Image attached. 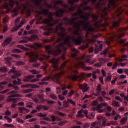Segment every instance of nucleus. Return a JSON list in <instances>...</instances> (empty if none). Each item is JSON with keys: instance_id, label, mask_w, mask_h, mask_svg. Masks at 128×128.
<instances>
[{"instance_id": "9d476101", "label": "nucleus", "mask_w": 128, "mask_h": 128, "mask_svg": "<svg viewBox=\"0 0 128 128\" xmlns=\"http://www.w3.org/2000/svg\"><path fill=\"white\" fill-rule=\"evenodd\" d=\"M78 64L80 66H81V68H83V70H90L92 68H90V67L86 66V64H84V63L82 62H80L78 63Z\"/></svg>"}, {"instance_id": "c756f323", "label": "nucleus", "mask_w": 128, "mask_h": 128, "mask_svg": "<svg viewBox=\"0 0 128 128\" xmlns=\"http://www.w3.org/2000/svg\"><path fill=\"white\" fill-rule=\"evenodd\" d=\"M38 96L39 98H40V102H44V94H40V95H38Z\"/></svg>"}, {"instance_id": "a211bd4d", "label": "nucleus", "mask_w": 128, "mask_h": 128, "mask_svg": "<svg viewBox=\"0 0 128 128\" xmlns=\"http://www.w3.org/2000/svg\"><path fill=\"white\" fill-rule=\"evenodd\" d=\"M100 50H102V44H100L98 49V48H96L94 54H98V52H100Z\"/></svg>"}, {"instance_id": "aec40b11", "label": "nucleus", "mask_w": 128, "mask_h": 128, "mask_svg": "<svg viewBox=\"0 0 128 128\" xmlns=\"http://www.w3.org/2000/svg\"><path fill=\"white\" fill-rule=\"evenodd\" d=\"M104 106H108V103H100L99 104L98 106H96V108H102Z\"/></svg>"}, {"instance_id": "a878e982", "label": "nucleus", "mask_w": 128, "mask_h": 128, "mask_svg": "<svg viewBox=\"0 0 128 128\" xmlns=\"http://www.w3.org/2000/svg\"><path fill=\"white\" fill-rule=\"evenodd\" d=\"M10 60H12V58L7 57L5 58V60L7 62H6V64H7V66H12V63H10V62H9Z\"/></svg>"}, {"instance_id": "a19ab883", "label": "nucleus", "mask_w": 128, "mask_h": 128, "mask_svg": "<svg viewBox=\"0 0 128 128\" xmlns=\"http://www.w3.org/2000/svg\"><path fill=\"white\" fill-rule=\"evenodd\" d=\"M31 88H38L40 86L36 84H31Z\"/></svg>"}, {"instance_id": "5701e85b", "label": "nucleus", "mask_w": 128, "mask_h": 128, "mask_svg": "<svg viewBox=\"0 0 128 128\" xmlns=\"http://www.w3.org/2000/svg\"><path fill=\"white\" fill-rule=\"evenodd\" d=\"M43 14H46H46H48L49 18H50V16H52V13L48 12V10H43Z\"/></svg>"}, {"instance_id": "cd10ccee", "label": "nucleus", "mask_w": 128, "mask_h": 128, "mask_svg": "<svg viewBox=\"0 0 128 128\" xmlns=\"http://www.w3.org/2000/svg\"><path fill=\"white\" fill-rule=\"evenodd\" d=\"M106 80V82H110L112 80V75L110 74V73L108 74V75Z\"/></svg>"}, {"instance_id": "7ed1b4c3", "label": "nucleus", "mask_w": 128, "mask_h": 128, "mask_svg": "<svg viewBox=\"0 0 128 128\" xmlns=\"http://www.w3.org/2000/svg\"><path fill=\"white\" fill-rule=\"evenodd\" d=\"M29 55L30 56H32L29 60L30 62H36V58H38L39 56H42V58H39L40 60H44L46 58H50V56H46L45 55L40 54L36 52H32L30 53Z\"/></svg>"}, {"instance_id": "f257e3e1", "label": "nucleus", "mask_w": 128, "mask_h": 128, "mask_svg": "<svg viewBox=\"0 0 128 128\" xmlns=\"http://www.w3.org/2000/svg\"><path fill=\"white\" fill-rule=\"evenodd\" d=\"M75 16H80L84 20L81 22H78L74 24V26L76 28V30L74 32V34H79L80 32H78V29L82 26H83L84 28L86 30H88V32H92V30H94V29L90 26L89 22L86 20L88 18V15L84 13V12L82 10H78L77 12L75 14Z\"/></svg>"}, {"instance_id": "ea45409f", "label": "nucleus", "mask_w": 128, "mask_h": 128, "mask_svg": "<svg viewBox=\"0 0 128 128\" xmlns=\"http://www.w3.org/2000/svg\"><path fill=\"white\" fill-rule=\"evenodd\" d=\"M120 115L119 114H117L114 117V118L115 120H118V118H121Z\"/></svg>"}, {"instance_id": "b1692460", "label": "nucleus", "mask_w": 128, "mask_h": 128, "mask_svg": "<svg viewBox=\"0 0 128 128\" xmlns=\"http://www.w3.org/2000/svg\"><path fill=\"white\" fill-rule=\"evenodd\" d=\"M82 114L83 112L82 110L78 111L76 115L77 118H84V114Z\"/></svg>"}, {"instance_id": "0eeeda50", "label": "nucleus", "mask_w": 128, "mask_h": 128, "mask_svg": "<svg viewBox=\"0 0 128 128\" xmlns=\"http://www.w3.org/2000/svg\"><path fill=\"white\" fill-rule=\"evenodd\" d=\"M64 44H60L56 46V50L52 51H48V54H54V56H56L58 54H60V48H64Z\"/></svg>"}, {"instance_id": "774afa93", "label": "nucleus", "mask_w": 128, "mask_h": 128, "mask_svg": "<svg viewBox=\"0 0 128 128\" xmlns=\"http://www.w3.org/2000/svg\"><path fill=\"white\" fill-rule=\"evenodd\" d=\"M30 79L27 76L24 77V78L23 80V82H29Z\"/></svg>"}, {"instance_id": "c9c22d12", "label": "nucleus", "mask_w": 128, "mask_h": 128, "mask_svg": "<svg viewBox=\"0 0 128 128\" xmlns=\"http://www.w3.org/2000/svg\"><path fill=\"white\" fill-rule=\"evenodd\" d=\"M63 106L64 108H68V102L66 101H64L63 102Z\"/></svg>"}, {"instance_id": "e2e57ef3", "label": "nucleus", "mask_w": 128, "mask_h": 128, "mask_svg": "<svg viewBox=\"0 0 128 128\" xmlns=\"http://www.w3.org/2000/svg\"><path fill=\"white\" fill-rule=\"evenodd\" d=\"M42 108H43L44 110H48V108H50V107L48 106H42Z\"/></svg>"}, {"instance_id": "f03ea898", "label": "nucleus", "mask_w": 128, "mask_h": 128, "mask_svg": "<svg viewBox=\"0 0 128 128\" xmlns=\"http://www.w3.org/2000/svg\"><path fill=\"white\" fill-rule=\"evenodd\" d=\"M58 28H60V30H61V32L59 34V36H60V38H58L57 40V42H62V40L64 44H68V46H70L68 42H70V40H73L78 46L82 42V37L79 38L78 39H74V37H70V36H67L64 39V32L66 30V28L60 26H59L58 28H56V32H58Z\"/></svg>"}, {"instance_id": "4c0bfd02", "label": "nucleus", "mask_w": 128, "mask_h": 128, "mask_svg": "<svg viewBox=\"0 0 128 128\" xmlns=\"http://www.w3.org/2000/svg\"><path fill=\"white\" fill-rule=\"evenodd\" d=\"M40 80V78H33L31 80H30V82H38Z\"/></svg>"}, {"instance_id": "2f4dec72", "label": "nucleus", "mask_w": 128, "mask_h": 128, "mask_svg": "<svg viewBox=\"0 0 128 128\" xmlns=\"http://www.w3.org/2000/svg\"><path fill=\"white\" fill-rule=\"evenodd\" d=\"M16 122L20 124H24V121L20 118H16Z\"/></svg>"}, {"instance_id": "58836bf2", "label": "nucleus", "mask_w": 128, "mask_h": 128, "mask_svg": "<svg viewBox=\"0 0 128 128\" xmlns=\"http://www.w3.org/2000/svg\"><path fill=\"white\" fill-rule=\"evenodd\" d=\"M122 10L120 9H118L116 12V16H120V14H122Z\"/></svg>"}, {"instance_id": "412c9836", "label": "nucleus", "mask_w": 128, "mask_h": 128, "mask_svg": "<svg viewBox=\"0 0 128 128\" xmlns=\"http://www.w3.org/2000/svg\"><path fill=\"white\" fill-rule=\"evenodd\" d=\"M126 122H128V118L124 117L121 119L120 122L121 124H125Z\"/></svg>"}, {"instance_id": "ddd939ff", "label": "nucleus", "mask_w": 128, "mask_h": 128, "mask_svg": "<svg viewBox=\"0 0 128 128\" xmlns=\"http://www.w3.org/2000/svg\"><path fill=\"white\" fill-rule=\"evenodd\" d=\"M68 78H72V80H76V79L80 78H84V75H80L78 76L76 74H74L73 76H69Z\"/></svg>"}, {"instance_id": "473e14b6", "label": "nucleus", "mask_w": 128, "mask_h": 128, "mask_svg": "<svg viewBox=\"0 0 128 128\" xmlns=\"http://www.w3.org/2000/svg\"><path fill=\"white\" fill-rule=\"evenodd\" d=\"M98 100H94L92 102V105L94 106H98Z\"/></svg>"}, {"instance_id": "680f3d73", "label": "nucleus", "mask_w": 128, "mask_h": 128, "mask_svg": "<svg viewBox=\"0 0 128 128\" xmlns=\"http://www.w3.org/2000/svg\"><path fill=\"white\" fill-rule=\"evenodd\" d=\"M92 17L93 18L94 20H98V16H96V14H93L92 15Z\"/></svg>"}, {"instance_id": "1a4fd4ad", "label": "nucleus", "mask_w": 128, "mask_h": 128, "mask_svg": "<svg viewBox=\"0 0 128 128\" xmlns=\"http://www.w3.org/2000/svg\"><path fill=\"white\" fill-rule=\"evenodd\" d=\"M12 41V39L11 38H7L4 42L2 44L3 46H8V44H10V42Z\"/></svg>"}, {"instance_id": "8fccbe9b", "label": "nucleus", "mask_w": 128, "mask_h": 128, "mask_svg": "<svg viewBox=\"0 0 128 128\" xmlns=\"http://www.w3.org/2000/svg\"><path fill=\"white\" fill-rule=\"evenodd\" d=\"M117 72L120 74H124V70L120 68L117 70Z\"/></svg>"}, {"instance_id": "69168bd1", "label": "nucleus", "mask_w": 128, "mask_h": 128, "mask_svg": "<svg viewBox=\"0 0 128 128\" xmlns=\"http://www.w3.org/2000/svg\"><path fill=\"white\" fill-rule=\"evenodd\" d=\"M13 84H16L17 86L20 84V82H16V80H13Z\"/></svg>"}, {"instance_id": "de8ad7c7", "label": "nucleus", "mask_w": 128, "mask_h": 128, "mask_svg": "<svg viewBox=\"0 0 128 128\" xmlns=\"http://www.w3.org/2000/svg\"><path fill=\"white\" fill-rule=\"evenodd\" d=\"M107 120H108L106 119V118H104L103 120V121L102 122V126H106V121Z\"/></svg>"}, {"instance_id": "39448f33", "label": "nucleus", "mask_w": 128, "mask_h": 128, "mask_svg": "<svg viewBox=\"0 0 128 128\" xmlns=\"http://www.w3.org/2000/svg\"><path fill=\"white\" fill-rule=\"evenodd\" d=\"M116 6V3L114 0H110L109 3L108 4V8H105L103 10V12L104 14V16H106V14H108V12L110 10V8H114Z\"/></svg>"}, {"instance_id": "37998d69", "label": "nucleus", "mask_w": 128, "mask_h": 128, "mask_svg": "<svg viewBox=\"0 0 128 128\" xmlns=\"http://www.w3.org/2000/svg\"><path fill=\"white\" fill-rule=\"evenodd\" d=\"M7 69L6 67H2L0 69V72H6Z\"/></svg>"}, {"instance_id": "49530a36", "label": "nucleus", "mask_w": 128, "mask_h": 128, "mask_svg": "<svg viewBox=\"0 0 128 128\" xmlns=\"http://www.w3.org/2000/svg\"><path fill=\"white\" fill-rule=\"evenodd\" d=\"M74 90H72L71 92H69L68 94V97L70 98V96H72L74 94Z\"/></svg>"}, {"instance_id": "c03bdc74", "label": "nucleus", "mask_w": 128, "mask_h": 128, "mask_svg": "<svg viewBox=\"0 0 128 128\" xmlns=\"http://www.w3.org/2000/svg\"><path fill=\"white\" fill-rule=\"evenodd\" d=\"M50 96L51 98H52V100H56L57 97L56 96V95L54 94H51L50 95Z\"/></svg>"}, {"instance_id": "79ce46f5", "label": "nucleus", "mask_w": 128, "mask_h": 128, "mask_svg": "<svg viewBox=\"0 0 128 128\" xmlns=\"http://www.w3.org/2000/svg\"><path fill=\"white\" fill-rule=\"evenodd\" d=\"M30 72H32V74H36L40 73L39 72H37V70H30Z\"/></svg>"}, {"instance_id": "20e7f679", "label": "nucleus", "mask_w": 128, "mask_h": 128, "mask_svg": "<svg viewBox=\"0 0 128 128\" xmlns=\"http://www.w3.org/2000/svg\"><path fill=\"white\" fill-rule=\"evenodd\" d=\"M43 24H46L48 27H46L44 26H42L41 28L42 30H47L49 26H52L54 24H56V21L52 20V18H50L49 20L46 18L42 21Z\"/></svg>"}, {"instance_id": "0e129e2a", "label": "nucleus", "mask_w": 128, "mask_h": 128, "mask_svg": "<svg viewBox=\"0 0 128 128\" xmlns=\"http://www.w3.org/2000/svg\"><path fill=\"white\" fill-rule=\"evenodd\" d=\"M58 96L60 100H64V98H65L64 96L62 95H58Z\"/></svg>"}, {"instance_id": "7c9ffc66", "label": "nucleus", "mask_w": 128, "mask_h": 128, "mask_svg": "<svg viewBox=\"0 0 128 128\" xmlns=\"http://www.w3.org/2000/svg\"><path fill=\"white\" fill-rule=\"evenodd\" d=\"M126 58H128V56L124 54L122 56V58L120 59V62H124V60H126Z\"/></svg>"}, {"instance_id": "338daca9", "label": "nucleus", "mask_w": 128, "mask_h": 128, "mask_svg": "<svg viewBox=\"0 0 128 128\" xmlns=\"http://www.w3.org/2000/svg\"><path fill=\"white\" fill-rule=\"evenodd\" d=\"M14 0H11L10 1V6L12 8L14 6Z\"/></svg>"}, {"instance_id": "9b49d317", "label": "nucleus", "mask_w": 128, "mask_h": 128, "mask_svg": "<svg viewBox=\"0 0 128 128\" xmlns=\"http://www.w3.org/2000/svg\"><path fill=\"white\" fill-rule=\"evenodd\" d=\"M51 62H52L54 68H56L58 66V59L52 58L51 60Z\"/></svg>"}, {"instance_id": "052dcab7", "label": "nucleus", "mask_w": 128, "mask_h": 128, "mask_svg": "<svg viewBox=\"0 0 128 128\" xmlns=\"http://www.w3.org/2000/svg\"><path fill=\"white\" fill-rule=\"evenodd\" d=\"M115 98L116 100H120V102H122V100L120 99V96H116Z\"/></svg>"}, {"instance_id": "3c124183", "label": "nucleus", "mask_w": 128, "mask_h": 128, "mask_svg": "<svg viewBox=\"0 0 128 128\" xmlns=\"http://www.w3.org/2000/svg\"><path fill=\"white\" fill-rule=\"evenodd\" d=\"M101 72L102 76H104V77L106 76V72L104 71V69H102L101 70Z\"/></svg>"}, {"instance_id": "f3484780", "label": "nucleus", "mask_w": 128, "mask_h": 128, "mask_svg": "<svg viewBox=\"0 0 128 128\" xmlns=\"http://www.w3.org/2000/svg\"><path fill=\"white\" fill-rule=\"evenodd\" d=\"M62 74H64V72H60L56 74L54 77L52 78L53 80H56L58 82V78H60V76H62Z\"/></svg>"}, {"instance_id": "e433bc0d", "label": "nucleus", "mask_w": 128, "mask_h": 128, "mask_svg": "<svg viewBox=\"0 0 128 128\" xmlns=\"http://www.w3.org/2000/svg\"><path fill=\"white\" fill-rule=\"evenodd\" d=\"M20 74H16L14 76H12V78H13V80H14L16 78H20Z\"/></svg>"}, {"instance_id": "a18cd8bd", "label": "nucleus", "mask_w": 128, "mask_h": 128, "mask_svg": "<svg viewBox=\"0 0 128 128\" xmlns=\"http://www.w3.org/2000/svg\"><path fill=\"white\" fill-rule=\"evenodd\" d=\"M38 116L40 118H44V116H46V114H43L42 113H40L38 114Z\"/></svg>"}, {"instance_id": "2eb2a0df", "label": "nucleus", "mask_w": 128, "mask_h": 128, "mask_svg": "<svg viewBox=\"0 0 128 128\" xmlns=\"http://www.w3.org/2000/svg\"><path fill=\"white\" fill-rule=\"evenodd\" d=\"M64 12V10L63 9H60L56 12V16H62Z\"/></svg>"}, {"instance_id": "4be33fe9", "label": "nucleus", "mask_w": 128, "mask_h": 128, "mask_svg": "<svg viewBox=\"0 0 128 128\" xmlns=\"http://www.w3.org/2000/svg\"><path fill=\"white\" fill-rule=\"evenodd\" d=\"M112 106H116V108H120V104L116 101H114L112 102Z\"/></svg>"}, {"instance_id": "13d9d810", "label": "nucleus", "mask_w": 128, "mask_h": 128, "mask_svg": "<svg viewBox=\"0 0 128 128\" xmlns=\"http://www.w3.org/2000/svg\"><path fill=\"white\" fill-rule=\"evenodd\" d=\"M97 90L98 92H100V90H102V85H100V84H98Z\"/></svg>"}, {"instance_id": "6e6d98bb", "label": "nucleus", "mask_w": 128, "mask_h": 128, "mask_svg": "<svg viewBox=\"0 0 128 128\" xmlns=\"http://www.w3.org/2000/svg\"><path fill=\"white\" fill-rule=\"evenodd\" d=\"M39 84H40V86H42V85H44V84L48 85V82H39Z\"/></svg>"}, {"instance_id": "864d4df0", "label": "nucleus", "mask_w": 128, "mask_h": 128, "mask_svg": "<svg viewBox=\"0 0 128 128\" xmlns=\"http://www.w3.org/2000/svg\"><path fill=\"white\" fill-rule=\"evenodd\" d=\"M66 124V122L62 121L58 123V125L60 126H64V124Z\"/></svg>"}, {"instance_id": "dca6fc26", "label": "nucleus", "mask_w": 128, "mask_h": 128, "mask_svg": "<svg viewBox=\"0 0 128 128\" xmlns=\"http://www.w3.org/2000/svg\"><path fill=\"white\" fill-rule=\"evenodd\" d=\"M92 110L96 111V110L97 112H99L100 114H102L104 112V110L100 108H98V107L93 106L92 108Z\"/></svg>"}, {"instance_id": "72a5a7b5", "label": "nucleus", "mask_w": 128, "mask_h": 128, "mask_svg": "<svg viewBox=\"0 0 128 128\" xmlns=\"http://www.w3.org/2000/svg\"><path fill=\"white\" fill-rule=\"evenodd\" d=\"M4 126H6V128H14V126L12 124H4Z\"/></svg>"}, {"instance_id": "f8f14e48", "label": "nucleus", "mask_w": 128, "mask_h": 128, "mask_svg": "<svg viewBox=\"0 0 128 128\" xmlns=\"http://www.w3.org/2000/svg\"><path fill=\"white\" fill-rule=\"evenodd\" d=\"M24 20H22V21H21L20 26H16V28L12 29V32H16V30H18V28H22V25L24 24Z\"/></svg>"}, {"instance_id": "bb28decb", "label": "nucleus", "mask_w": 128, "mask_h": 128, "mask_svg": "<svg viewBox=\"0 0 128 128\" xmlns=\"http://www.w3.org/2000/svg\"><path fill=\"white\" fill-rule=\"evenodd\" d=\"M104 0H100L99 2L96 5V7L97 8H100V6H102L104 4H102V2H104Z\"/></svg>"}, {"instance_id": "bf43d9fd", "label": "nucleus", "mask_w": 128, "mask_h": 128, "mask_svg": "<svg viewBox=\"0 0 128 128\" xmlns=\"http://www.w3.org/2000/svg\"><path fill=\"white\" fill-rule=\"evenodd\" d=\"M82 110V112H83V114H84L85 116H88V110Z\"/></svg>"}, {"instance_id": "c85d7f7f", "label": "nucleus", "mask_w": 128, "mask_h": 128, "mask_svg": "<svg viewBox=\"0 0 128 128\" xmlns=\"http://www.w3.org/2000/svg\"><path fill=\"white\" fill-rule=\"evenodd\" d=\"M100 126V122H94L91 124L92 126Z\"/></svg>"}, {"instance_id": "5fc2aeb1", "label": "nucleus", "mask_w": 128, "mask_h": 128, "mask_svg": "<svg viewBox=\"0 0 128 128\" xmlns=\"http://www.w3.org/2000/svg\"><path fill=\"white\" fill-rule=\"evenodd\" d=\"M46 102H47L48 104H54V102L52 100H46Z\"/></svg>"}, {"instance_id": "4d7b16f0", "label": "nucleus", "mask_w": 128, "mask_h": 128, "mask_svg": "<svg viewBox=\"0 0 128 128\" xmlns=\"http://www.w3.org/2000/svg\"><path fill=\"white\" fill-rule=\"evenodd\" d=\"M119 25H120V22H114L113 24L114 26H118Z\"/></svg>"}, {"instance_id": "4468645a", "label": "nucleus", "mask_w": 128, "mask_h": 128, "mask_svg": "<svg viewBox=\"0 0 128 128\" xmlns=\"http://www.w3.org/2000/svg\"><path fill=\"white\" fill-rule=\"evenodd\" d=\"M82 58H84V60L86 62H88V64L90 60V56H86V54H82Z\"/></svg>"}, {"instance_id": "6e6552de", "label": "nucleus", "mask_w": 128, "mask_h": 128, "mask_svg": "<svg viewBox=\"0 0 128 128\" xmlns=\"http://www.w3.org/2000/svg\"><path fill=\"white\" fill-rule=\"evenodd\" d=\"M79 88L80 90H82L83 92H88V88H90V87H88V86L86 83H84L83 85L80 84Z\"/></svg>"}, {"instance_id": "f704fd0d", "label": "nucleus", "mask_w": 128, "mask_h": 128, "mask_svg": "<svg viewBox=\"0 0 128 128\" xmlns=\"http://www.w3.org/2000/svg\"><path fill=\"white\" fill-rule=\"evenodd\" d=\"M32 92V90L30 89L25 90L22 91V94H28V92Z\"/></svg>"}, {"instance_id": "393cba45", "label": "nucleus", "mask_w": 128, "mask_h": 128, "mask_svg": "<svg viewBox=\"0 0 128 128\" xmlns=\"http://www.w3.org/2000/svg\"><path fill=\"white\" fill-rule=\"evenodd\" d=\"M86 118H88L89 120H92L94 118V114L91 113L88 114V116H86Z\"/></svg>"}, {"instance_id": "423d86ee", "label": "nucleus", "mask_w": 128, "mask_h": 128, "mask_svg": "<svg viewBox=\"0 0 128 128\" xmlns=\"http://www.w3.org/2000/svg\"><path fill=\"white\" fill-rule=\"evenodd\" d=\"M23 40L20 41V42H32V40H38V37L36 35L31 36V38L30 37H23Z\"/></svg>"}, {"instance_id": "6ab92c4d", "label": "nucleus", "mask_w": 128, "mask_h": 128, "mask_svg": "<svg viewBox=\"0 0 128 128\" xmlns=\"http://www.w3.org/2000/svg\"><path fill=\"white\" fill-rule=\"evenodd\" d=\"M18 98H10V96H8L7 100L8 102H13L16 103L18 102Z\"/></svg>"}, {"instance_id": "603ef678", "label": "nucleus", "mask_w": 128, "mask_h": 128, "mask_svg": "<svg viewBox=\"0 0 128 128\" xmlns=\"http://www.w3.org/2000/svg\"><path fill=\"white\" fill-rule=\"evenodd\" d=\"M110 124H112V126H118V122H116L110 121Z\"/></svg>"}, {"instance_id": "09e8293b", "label": "nucleus", "mask_w": 128, "mask_h": 128, "mask_svg": "<svg viewBox=\"0 0 128 128\" xmlns=\"http://www.w3.org/2000/svg\"><path fill=\"white\" fill-rule=\"evenodd\" d=\"M68 102H70V104H72V106H76V102H74V101H72V100L68 99Z\"/></svg>"}]
</instances>
